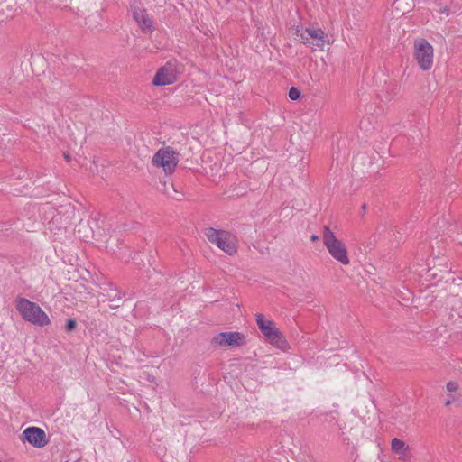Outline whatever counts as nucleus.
I'll list each match as a JSON object with an SVG mask.
<instances>
[{
  "label": "nucleus",
  "instance_id": "obj_5",
  "mask_svg": "<svg viewBox=\"0 0 462 462\" xmlns=\"http://www.w3.org/2000/svg\"><path fill=\"white\" fill-rule=\"evenodd\" d=\"M179 162V153L171 147L161 148L152 157L155 166L162 167L165 173L171 174L175 171Z\"/></svg>",
  "mask_w": 462,
  "mask_h": 462
},
{
  "label": "nucleus",
  "instance_id": "obj_19",
  "mask_svg": "<svg viewBox=\"0 0 462 462\" xmlns=\"http://www.w3.org/2000/svg\"><path fill=\"white\" fill-rule=\"evenodd\" d=\"M289 97L291 99V100H299L300 97V90L296 88V87H291L290 89H289Z\"/></svg>",
  "mask_w": 462,
  "mask_h": 462
},
{
  "label": "nucleus",
  "instance_id": "obj_17",
  "mask_svg": "<svg viewBox=\"0 0 462 462\" xmlns=\"http://www.w3.org/2000/svg\"><path fill=\"white\" fill-rule=\"evenodd\" d=\"M86 231H88V226L86 224L80 222L78 226V229H76V232L79 234V238H82L86 240L88 238V234H86Z\"/></svg>",
  "mask_w": 462,
  "mask_h": 462
},
{
  "label": "nucleus",
  "instance_id": "obj_23",
  "mask_svg": "<svg viewBox=\"0 0 462 462\" xmlns=\"http://www.w3.org/2000/svg\"><path fill=\"white\" fill-rule=\"evenodd\" d=\"M439 12L440 14H448V12H449V7H448L447 5L439 4Z\"/></svg>",
  "mask_w": 462,
  "mask_h": 462
},
{
  "label": "nucleus",
  "instance_id": "obj_21",
  "mask_svg": "<svg viewBox=\"0 0 462 462\" xmlns=\"http://www.w3.org/2000/svg\"><path fill=\"white\" fill-rule=\"evenodd\" d=\"M458 388H459V384L456 381H449L446 384V389L449 393H456L458 390Z\"/></svg>",
  "mask_w": 462,
  "mask_h": 462
},
{
  "label": "nucleus",
  "instance_id": "obj_15",
  "mask_svg": "<svg viewBox=\"0 0 462 462\" xmlns=\"http://www.w3.org/2000/svg\"><path fill=\"white\" fill-rule=\"evenodd\" d=\"M107 297H108V300L115 303L113 305V307H115V308L119 307V301L122 300L121 292L115 290L112 291V293H108Z\"/></svg>",
  "mask_w": 462,
  "mask_h": 462
},
{
  "label": "nucleus",
  "instance_id": "obj_12",
  "mask_svg": "<svg viewBox=\"0 0 462 462\" xmlns=\"http://www.w3.org/2000/svg\"><path fill=\"white\" fill-rule=\"evenodd\" d=\"M400 85L395 81L390 80L385 82V86L382 90L384 99L386 101L392 100L400 92Z\"/></svg>",
  "mask_w": 462,
  "mask_h": 462
},
{
  "label": "nucleus",
  "instance_id": "obj_8",
  "mask_svg": "<svg viewBox=\"0 0 462 462\" xmlns=\"http://www.w3.org/2000/svg\"><path fill=\"white\" fill-rule=\"evenodd\" d=\"M22 442H28L32 447L42 448L49 443L45 431L35 426L26 428L21 435Z\"/></svg>",
  "mask_w": 462,
  "mask_h": 462
},
{
  "label": "nucleus",
  "instance_id": "obj_10",
  "mask_svg": "<svg viewBox=\"0 0 462 462\" xmlns=\"http://www.w3.org/2000/svg\"><path fill=\"white\" fill-rule=\"evenodd\" d=\"M176 81V75L170 63L160 68L152 79L154 86H166L173 84Z\"/></svg>",
  "mask_w": 462,
  "mask_h": 462
},
{
  "label": "nucleus",
  "instance_id": "obj_22",
  "mask_svg": "<svg viewBox=\"0 0 462 462\" xmlns=\"http://www.w3.org/2000/svg\"><path fill=\"white\" fill-rule=\"evenodd\" d=\"M448 397H449V398H448V399L447 400V402H445V406H446V407L449 406L452 402H454L457 401V400L459 399V397H460V394H457H457H452V393H450Z\"/></svg>",
  "mask_w": 462,
  "mask_h": 462
},
{
  "label": "nucleus",
  "instance_id": "obj_26",
  "mask_svg": "<svg viewBox=\"0 0 462 462\" xmlns=\"http://www.w3.org/2000/svg\"><path fill=\"white\" fill-rule=\"evenodd\" d=\"M64 159L67 161V162H70L71 161V157L69 153H64Z\"/></svg>",
  "mask_w": 462,
  "mask_h": 462
},
{
  "label": "nucleus",
  "instance_id": "obj_11",
  "mask_svg": "<svg viewBox=\"0 0 462 462\" xmlns=\"http://www.w3.org/2000/svg\"><path fill=\"white\" fill-rule=\"evenodd\" d=\"M133 17L143 32H152L153 31L152 19L149 16L145 9L134 7Z\"/></svg>",
  "mask_w": 462,
  "mask_h": 462
},
{
  "label": "nucleus",
  "instance_id": "obj_3",
  "mask_svg": "<svg viewBox=\"0 0 462 462\" xmlns=\"http://www.w3.org/2000/svg\"><path fill=\"white\" fill-rule=\"evenodd\" d=\"M256 323L265 338L277 348L285 351L289 344L281 331L271 320H265L263 314H256Z\"/></svg>",
  "mask_w": 462,
  "mask_h": 462
},
{
  "label": "nucleus",
  "instance_id": "obj_1",
  "mask_svg": "<svg viewBox=\"0 0 462 462\" xmlns=\"http://www.w3.org/2000/svg\"><path fill=\"white\" fill-rule=\"evenodd\" d=\"M16 309L24 320L34 325L42 327L51 322L48 315L37 303L30 301L25 298L18 299Z\"/></svg>",
  "mask_w": 462,
  "mask_h": 462
},
{
  "label": "nucleus",
  "instance_id": "obj_7",
  "mask_svg": "<svg viewBox=\"0 0 462 462\" xmlns=\"http://www.w3.org/2000/svg\"><path fill=\"white\" fill-rule=\"evenodd\" d=\"M211 345L214 346H241L245 345V337L237 331L221 332L213 337Z\"/></svg>",
  "mask_w": 462,
  "mask_h": 462
},
{
  "label": "nucleus",
  "instance_id": "obj_13",
  "mask_svg": "<svg viewBox=\"0 0 462 462\" xmlns=\"http://www.w3.org/2000/svg\"><path fill=\"white\" fill-rule=\"evenodd\" d=\"M408 449L405 442L400 439L394 438L392 439V450L396 454H404V451Z\"/></svg>",
  "mask_w": 462,
  "mask_h": 462
},
{
  "label": "nucleus",
  "instance_id": "obj_9",
  "mask_svg": "<svg viewBox=\"0 0 462 462\" xmlns=\"http://www.w3.org/2000/svg\"><path fill=\"white\" fill-rule=\"evenodd\" d=\"M303 44L305 45H313L316 47L322 48L326 42L329 43L328 39V35L325 32L318 28H307L305 32H302L300 34H297Z\"/></svg>",
  "mask_w": 462,
  "mask_h": 462
},
{
  "label": "nucleus",
  "instance_id": "obj_25",
  "mask_svg": "<svg viewBox=\"0 0 462 462\" xmlns=\"http://www.w3.org/2000/svg\"><path fill=\"white\" fill-rule=\"evenodd\" d=\"M318 240H319V236H317V235H312V236H310V241H312V242H316V241H318Z\"/></svg>",
  "mask_w": 462,
  "mask_h": 462
},
{
  "label": "nucleus",
  "instance_id": "obj_29",
  "mask_svg": "<svg viewBox=\"0 0 462 462\" xmlns=\"http://www.w3.org/2000/svg\"><path fill=\"white\" fill-rule=\"evenodd\" d=\"M336 424L337 425L338 427V430H341V426L339 425V423L337 421Z\"/></svg>",
  "mask_w": 462,
  "mask_h": 462
},
{
  "label": "nucleus",
  "instance_id": "obj_18",
  "mask_svg": "<svg viewBox=\"0 0 462 462\" xmlns=\"http://www.w3.org/2000/svg\"><path fill=\"white\" fill-rule=\"evenodd\" d=\"M86 231H88V226L86 224L80 222L78 226V229H76V232L79 234V238H82L86 240L88 238V234H86Z\"/></svg>",
  "mask_w": 462,
  "mask_h": 462
},
{
  "label": "nucleus",
  "instance_id": "obj_27",
  "mask_svg": "<svg viewBox=\"0 0 462 462\" xmlns=\"http://www.w3.org/2000/svg\"><path fill=\"white\" fill-rule=\"evenodd\" d=\"M64 225H69V217H66L65 221H64Z\"/></svg>",
  "mask_w": 462,
  "mask_h": 462
},
{
  "label": "nucleus",
  "instance_id": "obj_4",
  "mask_svg": "<svg viewBox=\"0 0 462 462\" xmlns=\"http://www.w3.org/2000/svg\"><path fill=\"white\" fill-rule=\"evenodd\" d=\"M206 236L210 243L215 244L227 254L233 255L236 253L237 248L234 237L229 232L209 227L206 231Z\"/></svg>",
  "mask_w": 462,
  "mask_h": 462
},
{
  "label": "nucleus",
  "instance_id": "obj_28",
  "mask_svg": "<svg viewBox=\"0 0 462 462\" xmlns=\"http://www.w3.org/2000/svg\"><path fill=\"white\" fill-rule=\"evenodd\" d=\"M365 209H366V205H365V204H363V206H362V210H363V212H365Z\"/></svg>",
  "mask_w": 462,
  "mask_h": 462
},
{
  "label": "nucleus",
  "instance_id": "obj_16",
  "mask_svg": "<svg viewBox=\"0 0 462 462\" xmlns=\"http://www.w3.org/2000/svg\"><path fill=\"white\" fill-rule=\"evenodd\" d=\"M411 137L412 139V144L417 145L419 143H421V137L422 134L420 129L413 128L411 129Z\"/></svg>",
  "mask_w": 462,
  "mask_h": 462
},
{
  "label": "nucleus",
  "instance_id": "obj_2",
  "mask_svg": "<svg viewBox=\"0 0 462 462\" xmlns=\"http://www.w3.org/2000/svg\"><path fill=\"white\" fill-rule=\"evenodd\" d=\"M323 244L329 254L343 265H347L350 262L346 245L337 238L335 234L328 226H324Z\"/></svg>",
  "mask_w": 462,
  "mask_h": 462
},
{
  "label": "nucleus",
  "instance_id": "obj_6",
  "mask_svg": "<svg viewBox=\"0 0 462 462\" xmlns=\"http://www.w3.org/2000/svg\"><path fill=\"white\" fill-rule=\"evenodd\" d=\"M414 56L422 70H429L433 63V47L425 39L414 42Z\"/></svg>",
  "mask_w": 462,
  "mask_h": 462
},
{
  "label": "nucleus",
  "instance_id": "obj_24",
  "mask_svg": "<svg viewBox=\"0 0 462 462\" xmlns=\"http://www.w3.org/2000/svg\"><path fill=\"white\" fill-rule=\"evenodd\" d=\"M327 416L330 417L331 420H336L337 419V411H331L329 414H328Z\"/></svg>",
  "mask_w": 462,
  "mask_h": 462
},
{
  "label": "nucleus",
  "instance_id": "obj_20",
  "mask_svg": "<svg viewBox=\"0 0 462 462\" xmlns=\"http://www.w3.org/2000/svg\"><path fill=\"white\" fill-rule=\"evenodd\" d=\"M77 328V321L75 319L73 318H70V319H68L66 320V324H65V330L67 332H71L73 331L74 329H76Z\"/></svg>",
  "mask_w": 462,
  "mask_h": 462
},
{
  "label": "nucleus",
  "instance_id": "obj_14",
  "mask_svg": "<svg viewBox=\"0 0 462 462\" xmlns=\"http://www.w3.org/2000/svg\"><path fill=\"white\" fill-rule=\"evenodd\" d=\"M206 375L205 370L201 366H197L193 370V381L195 384H199L201 381V377Z\"/></svg>",
  "mask_w": 462,
  "mask_h": 462
}]
</instances>
